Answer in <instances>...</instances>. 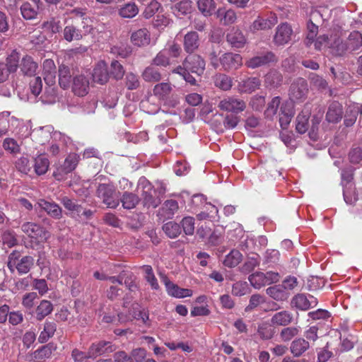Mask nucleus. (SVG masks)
<instances>
[{"label": "nucleus", "mask_w": 362, "mask_h": 362, "mask_svg": "<svg viewBox=\"0 0 362 362\" xmlns=\"http://www.w3.org/2000/svg\"><path fill=\"white\" fill-rule=\"evenodd\" d=\"M197 6L199 11L204 16H211L215 10V3L214 0H199Z\"/></svg>", "instance_id": "50"}, {"label": "nucleus", "mask_w": 362, "mask_h": 362, "mask_svg": "<svg viewBox=\"0 0 362 362\" xmlns=\"http://www.w3.org/2000/svg\"><path fill=\"white\" fill-rule=\"evenodd\" d=\"M317 304L316 298L311 295L305 293H298L295 295L291 300V306L299 310H308L311 308L315 307Z\"/></svg>", "instance_id": "8"}, {"label": "nucleus", "mask_w": 362, "mask_h": 362, "mask_svg": "<svg viewBox=\"0 0 362 362\" xmlns=\"http://www.w3.org/2000/svg\"><path fill=\"white\" fill-rule=\"evenodd\" d=\"M89 89L90 81L87 76L80 74L73 78L71 90L74 95L83 97L88 93Z\"/></svg>", "instance_id": "13"}, {"label": "nucleus", "mask_w": 362, "mask_h": 362, "mask_svg": "<svg viewBox=\"0 0 362 362\" xmlns=\"http://www.w3.org/2000/svg\"><path fill=\"white\" fill-rule=\"evenodd\" d=\"M164 284L168 293L171 296L181 298L192 296L193 292L191 289L180 288L167 278L165 279Z\"/></svg>", "instance_id": "18"}, {"label": "nucleus", "mask_w": 362, "mask_h": 362, "mask_svg": "<svg viewBox=\"0 0 362 362\" xmlns=\"http://www.w3.org/2000/svg\"><path fill=\"white\" fill-rule=\"evenodd\" d=\"M131 42L134 46L146 47L151 42V34L146 28H140L131 35Z\"/></svg>", "instance_id": "17"}, {"label": "nucleus", "mask_w": 362, "mask_h": 362, "mask_svg": "<svg viewBox=\"0 0 362 362\" xmlns=\"http://www.w3.org/2000/svg\"><path fill=\"white\" fill-rule=\"evenodd\" d=\"M172 90V85L167 82L158 83L153 89V95L160 100H165Z\"/></svg>", "instance_id": "31"}, {"label": "nucleus", "mask_w": 362, "mask_h": 362, "mask_svg": "<svg viewBox=\"0 0 362 362\" xmlns=\"http://www.w3.org/2000/svg\"><path fill=\"white\" fill-rule=\"evenodd\" d=\"M219 62L224 71H230L237 70L243 65V58L239 54L227 52L219 58Z\"/></svg>", "instance_id": "10"}, {"label": "nucleus", "mask_w": 362, "mask_h": 362, "mask_svg": "<svg viewBox=\"0 0 362 362\" xmlns=\"http://www.w3.org/2000/svg\"><path fill=\"white\" fill-rule=\"evenodd\" d=\"M34 262L32 256L22 257L20 252L14 250L8 256L7 267L12 272L16 269L19 274H25L30 272Z\"/></svg>", "instance_id": "2"}, {"label": "nucleus", "mask_w": 362, "mask_h": 362, "mask_svg": "<svg viewBox=\"0 0 362 362\" xmlns=\"http://www.w3.org/2000/svg\"><path fill=\"white\" fill-rule=\"evenodd\" d=\"M342 115V105L339 102L334 101L328 107L326 119L329 122L337 123L341 120Z\"/></svg>", "instance_id": "25"}, {"label": "nucleus", "mask_w": 362, "mask_h": 362, "mask_svg": "<svg viewBox=\"0 0 362 362\" xmlns=\"http://www.w3.org/2000/svg\"><path fill=\"white\" fill-rule=\"evenodd\" d=\"M129 315L132 320H141L144 325L148 324V311L145 309L141 310L140 305L138 303L132 304L131 309L129 310Z\"/></svg>", "instance_id": "30"}, {"label": "nucleus", "mask_w": 362, "mask_h": 362, "mask_svg": "<svg viewBox=\"0 0 362 362\" xmlns=\"http://www.w3.org/2000/svg\"><path fill=\"white\" fill-rule=\"evenodd\" d=\"M308 91L307 81L303 78L296 79L289 89L290 98L292 100H302L306 98Z\"/></svg>", "instance_id": "9"}, {"label": "nucleus", "mask_w": 362, "mask_h": 362, "mask_svg": "<svg viewBox=\"0 0 362 362\" xmlns=\"http://www.w3.org/2000/svg\"><path fill=\"white\" fill-rule=\"evenodd\" d=\"M217 17L220 19L222 24L225 25L233 24L237 20V15L233 9L224 10L218 9L217 11Z\"/></svg>", "instance_id": "33"}, {"label": "nucleus", "mask_w": 362, "mask_h": 362, "mask_svg": "<svg viewBox=\"0 0 362 362\" xmlns=\"http://www.w3.org/2000/svg\"><path fill=\"white\" fill-rule=\"evenodd\" d=\"M266 292L267 295L277 301H284L288 298V294L280 285L269 287Z\"/></svg>", "instance_id": "41"}, {"label": "nucleus", "mask_w": 362, "mask_h": 362, "mask_svg": "<svg viewBox=\"0 0 362 362\" xmlns=\"http://www.w3.org/2000/svg\"><path fill=\"white\" fill-rule=\"evenodd\" d=\"M83 35L81 30L73 25H66L63 30V37L67 42L79 40L82 38Z\"/></svg>", "instance_id": "32"}, {"label": "nucleus", "mask_w": 362, "mask_h": 362, "mask_svg": "<svg viewBox=\"0 0 362 362\" xmlns=\"http://www.w3.org/2000/svg\"><path fill=\"white\" fill-rule=\"evenodd\" d=\"M276 61L277 58L272 52H265L247 60L245 66L250 69H256Z\"/></svg>", "instance_id": "12"}, {"label": "nucleus", "mask_w": 362, "mask_h": 362, "mask_svg": "<svg viewBox=\"0 0 362 362\" xmlns=\"http://www.w3.org/2000/svg\"><path fill=\"white\" fill-rule=\"evenodd\" d=\"M136 190L144 206L156 208L159 205L160 201L155 197L154 187L146 177L139 178Z\"/></svg>", "instance_id": "3"}, {"label": "nucleus", "mask_w": 362, "mask_h": 362, "mask_svg": "<svg viewBox=\"0 0 362 362\" xmlns=\"http://www.w3.org/2000/svg\"><path fill=\"white\" fill-rule=\"evenodd\" d=\"M16 168L17 170L25 175L29 174L32 170V161L27 157L22 156L18 158L15 163Z\"/></svg>", "instance_id": "55"}, {"label": "nucleus", "mask_w": 362, "mask_h": 362, "mask_svg": "<svg viewBox=\"0 0 362 362\" xmlns=\"http://www.w3.org/2000/svg\"><path fill=\"white\" fill-rule=\"evenodd\" d=\"M227 41L235 48H242L246 43V38L238 29L233 28L226 36Z\"/></svg>", "instance_id": "24"}, {"label": "nucleus", "mask_w": 362, "mask_h": 362, "mask_svg": "<svg viewBox=\"0 0 362 362\" xmlns=\"http://www.w3.org/2000/svg\"><path fill=\"white\" fill-rule=\"evenodd\" d=\"M248 291L249 288L246 281H237L233 285L232 293L236 296H244Z\"/></svg>", "instance_id": "62"}, {"label": "nucleus", "mask_w": 362, "mask_h": 362, "mask_svg": "<svg viewBox=\"0 0 362 362\" xmlns=\"http://www.w3.org/2000/svg\"><path fill=\"white\" fill-rule=\"evenodd\" d=\"M264 303V296L259 294H253L251 296L248 305L245 308L246 312L252 311L257 308L259 305Z\"/></svg>", "instance_id": "63"}, {"label": "nucleus", "mask_w": 362, "mask_h": 362, "mask_svg": "<svg viewBox=\"0 0 362 362\" xmlns=\"http://www.w3.org/2000/svg\"><path fill=\"white\" fill-rule=\"evenodd\" d=\"M261 81L258 77H249L240 81L238 84V91L240 93H251L259 89Z\"/></svg>", "instance_id": "20"}, {"label": "nucleus", "mask_w": 362, "mask_h": 362, "mask_svg": "<svg viewBox=\"0 0 362 362\" xmlns=\"http://www.w3.org/2000/svg\"><path fill=\"white\" fill-rule=\"evenodd\" d=\"M218 107L223 111L238 114L245 110L246 103L237 97L228 96L219 102Z\"/></svg>", "instance_id": "6"}, {"label": "nucleus", "mask_w": 362, "mask_h": 362, "mask_svg": "<svg viewBox=\"0 0 362 362\" xmlns=\"http://www.w3.org/2000/svg\"><path fill=\"white\" fill-rule=\"evenodd\" d=\"M139 13V8L134 3H128L124 5L119 11V14L122 18H132Z\"/></svg>", "instance_id": "54"}, {"label": "nucleus", "mask_w": 362, "mask_h": 362, "mask_svg": "<svg viewBox=\"0 0 362 362\" xmlns=\"http://www.w3.org/2000/svg\"><path fill=\"white\" fill-rule=\"evenodd\" d=\"M96 194L103 203L108 208L115 209L119 204L118 192L113 185L110 184H100L98 187Z\"/></svg>", "instance_id": "4"}, {"label": "nucleus", "mask_w": 362, "mask_h": 362, "mask_svg": "<svg viewBox=\"0 0 362 362\" xmlns=\"http://www.w3.org/2000/svg\"><path fill=\"white\" fill-rule=\"evenodd\" d=\"M277 22L278 18L274 13H271L267 18L258 16L257 19L253 21L250 29L253 33L258 30H269L274 27Z\"/></svg>", "instance_id": "14"}, {"label": "nucleus", "mask_w": 362, "mask_h": 362, "mask_svg": "<svg viewBox=\"0 0 362 362\" xmlns=\"http://www.w3.org/2000/svg\"><path fill=\"white\" fill-rule=\"evenodd\" d=\"M37 205L49 216L54 219H60L62 217V209L54 202H49L45 199H40L37 201Z\"/></svg>", "instance_id": "16"}, {"label": "nucleus", "mask_w": 362, "mask_h": 362, "mask_svg": "<svg viewBox=\"0 0 362 362\" xmlns=\"http://www.w3.org/2000/svg\"><path fill=\"white\" fill-rule=\"evenodd\" d=\"M21 228L25 234L39 242L46 241L49 237L48 231L40 225L34 222H25L21 225Z\"/></svg>", "instance_id": "5"}, {"label": "nucleus", "mask_w": 362, "mask_h": 362, "mask_svg": "<svg viewBox=\"0 0 362 362\" xmlns=\"http://www.w3.org/2000/svg\"><path fill=\"white\" fill-rule=\"evenodd\" d=\"M192 8V1L188 0L181 1L171 7L173 13L176 16L189 13Z\"/></svg>", "instance_id": "44"}, {"label": "nucleus", "mask_w": 362, "mask_h": 362, "mask_svg": "<svg viewBox=\"0 0 362 362\" xmlns=\"http://www.w3.org/2000/svg\"><path fill=\"white\" fill-rule=\"evenodd\" d=\"M260 256L258 254H252L248 257L240 267V272L243 274H247L254 271V269L260 264Z\"/></svg>", "instance_id": "29"}, {"label": "nucleus", "mask_w": 362, "mask_h": 362, "mask_svg": "<svg viewBox=\"0 0 362 362\" xmlns=\"http://www.w3.org/2000/svg\"><path fill=\"white\" fill-rule=\"evenodd\" d=\"M310 113L308 112H301L296 119V130L298 133L303 134L308 129V119Z\"/></svg>", "instance_id": "35"}, {"label": "nucleus", "mask_w": 362, "mask_h": 362, "mask_svg": "<svg viewBox=\"0 0 362 362\" xmlns=\"http://www.w3.org/2000/svg\"><path fill=\"white\" fill-rule=\"evenodd\" d=\"M242 257V254L238 250H233L226 256L223 264L230 268L235 267L240 262Z\"/></svg>", "instance_id": "43"}, {"label": "nucleus", "mask_w": 362, "mask_h": 362, "mask_svg": "<svg viewBox=\"0 0 362 362\" xmlns=\"http://www.w3.org/2000/svg\"><path fill=\"white\" fill-rule=\"evenodd\" d=\"M183 46L185 51L189 54L193 53L199 46V35L195 31L188 32L184 36Z\"/></svg>", "instance_id": "22"}, {"label": "nucleus", "mask_w": 362, "mask_h": 362, "mask_svg": "<svg viewBox=\"0 0 362 362\" xmlns=\"http://www.w3.org/2000/svg\"><path fill=\"white\" fill-rule=\"evenodd\" d=\"M248 281L251 286L256 289H259L267 285L264 273L261 272H256L251 274L248 276Z\"/></svg>", "instance_id": "48"}, {"label": "nucleus", "mask_w": 362, "mask_h": 362, "mask_svg": "<svg viewBox=\"0 0 362 362\" xmlns=\"http://www.w3.org/2000/svg\"><path fill=\"white\" fill-rule=\"evenodd\" d=\"M124 69L122 65L117 60H113L110 64V75L115 80H120L124 75Z\"/></svg>", "instance_id": "57"}, {"label": "nucleus", "mask_w": 362, "mask_h": 362, "mask_svg": "<svg viewBox=\"0 0 362 362\" xmlns=\"http://www.w3.org/2000/svg\"><path fill=\"white\" fill-rule=\"evenodd\" d=\"M184 233L187 235H192L194 232L195 220L192 216H186L181 221Z\"/></svg>", "instance_id": "61"}, {"label": "nucleus", "mask_w": 362, "mask_h": 362, "mask_svg": "<svg viewBox=\"0 0 362 362\" xmlns=\"http://www.w3.org/2000/svg\"><path fill=\"white\" fill-rule=\"evenodd\" d=\"M293 319L291 313L287 310H282L276 313L271 318V322L273 325L286 327L290 325Z\"/></svg>", "instance_id": "27"}, {"label": "nucleus", "mask_w": 362, "mask_h": 362, "mask_svg": "<svg viewBox=\"0 0 362 362\" xmlns=\"http://www.w3.org/2000/svg\"><path fill=\"white\" fill-rule=\"evenodd\" d=\"M257 334L262 339L268 340L273 337L274 331L270 325L262 323L258 326Z\"/></svg>", "instance_id": "56"}, {"label": "nucleus", "mask_w": 362, "mask_h": 362, "mask_svg": "<svg viewBox=\"0 0 362 362\" xmlns=\"http://www.w3.org/2000/svg\"><path fill=\"white\" fill-rule=\"evenodd\" d=\"M178 210V203L173 199L166 200L161 208L163 216L168 219L173 217L174 214Z\"/></svg>", "instance_id": "36"}, {"label": "nucleus", "mask_w": 362, "mask_h": 362, "mask_svg": "<svg viewBox=\"0 0 362 362\" xmlns=\"http://www.w3.org/2000/svg\"><path fill=\"white\" fill-rule=\"evenodd\" d=\"M142 269L145 273L144 278L150 284L151 288L153 290H158L160 286L158 280L153 274L152 267L150 265H144L142 267Z\"/></svg>", "instance_id": "51"}, {"label": "nucleus", "mask_w": 362, "mask_h": 362, "mask_svg": "<svg viewBox=\"0 0 362 362\" xmlns=\"http://www.w3.org/2000/svg\"><path fill=\"white\" fill-rule=\"evenodd\" d=\"M52 310L53 306L50 301L46 300H42L35 310L37 320L40 321L42 320L52 313Z\"/></svg>", "instance_id": "37"}, {"label": "nucleus", "mask_w": 362, "mask_h": 362, "mask_svg": "<svg viewBox=\"0 0 362 362\" xmlns=\"http://www.w3.org/2000/svg\"><path fill=\"white\" fill-rule=\"evenodd\" d=\"M37 64L34 62L33 58L30 56L23 57L20 64L21 72L27 76H35L37 69Z\"/></svg>", "instance_id": "26"}, {"label": "nucleus", "mask_w": 362, "mask_h": 362, "mask_svg": "<svg viewBox=\"0 0 362 362\" xmlns=\"http://www.w3.org/2000/svg\"><path fill=\"white\" fill-rule=\"evenodd\" d=\"M165 233L170 238H175L181 233L180 226L174 222L169 221L163 226Z\"/></svg>", "instance_id": "52"}, {"label": "nucleus", "mask_w": 362, "mask_h": 362, "mask_svg": "<svg viewBox=\"0 0 362 362\" xmlns=\"http://www.w3.org/2000/svg\"><path fill=\"white\" fill-rule=\"evenodd\" d=\"M2 146L4 150L10 153L18 154L21 152V146L14 139L6 138Z\"/></svg>", "instance_id": "58"}, {"label": "nucleus", "mask_w": 362, "mask_h": 362, "mask_svg": "<svg viewBox=\"0 0 362 362\" xmlns=\"http://www.w3.org/2000/svg\"><path fill=\"white\" fill-rule=\"evenodd\" d=\"M293 35L291 26L288 23H282L276 28L273 42L276 46H284L291 40Z\"/></svg>", "instance_id": "7"}, {"label": "nucleus", "mask_w": 362, "mask_h": 362, "mask_svg": "<svg viewBox=\"0 0 362 362\" xmlns=\"http://www.w3.org/2000/svg\"><path fill=\"white\" fill-rule=\"evenodd\" d=\"M119 201L122 202V206L124 209H132L135 208L140 199L136 194L132 192H125L123 193L121 198H119Z\"/></svg>", "instance_id": "34"}, {"label": "nucleus", "mask_w": 362, "mask_h": 362, "mask_svg": "<svg viewBox=\"0 0 362 362\" xmlns=\"http://www.w3.org/2000/svg\"><path fill=\"white\" fill-rule=\"evenodd\" d=\"M141 76L146 82H158L161 79V74L159 70L152 66L146 67L143 71Z\"/></svg>", "instance_id": "39"}, {"label": "nucleus", "mask_w": 362, "mask_h": 362, "mask_svg": "<svg viewBox=\"0 0 362 362\" xmlns=\"http://www.w3.org/2000/svg\"><path fill=\"white\" fill-rule=\"evenodd\" d=\"M214 84L223 90H228L233 86V81L224 74H218L214 76Z\"/></svg>", "instance_id": "40"}, {"label": "nucleus", "mask_w": 362, "mask_h": 362, "mask_svg": "<svg viewBox=\"0 0 362 362\" xmlns=\"http://www.w3.org/2000/svg\"><path fill=\"white\" fill-rule=\"evenodd\" d=\"M93 79L100 84L106 83L110 78L107 65L105 61H99L94 66L92 72Z\"/></svg>", "instance_id": "15"}, {"label": "nucleus", "mask_w": 362, "mask_h": 362, "mask_svg": "<svg viewBox=\"0 0 362 362\" xmlns=\"http://www.w3.org/2000/svg\"><path fill=\"white\" fill-rule=\"evenodd\" d=\"M280 258V253L278 250L274 249H268L264 254V263L276 264Z\"/></svg>", "instance_id": "64"}, {"label": "nucleus", "mask_w": 362, "mask_h": 362, "mask_svg": "<svg viewBox=\"0 0 362 362\" xmlns=\"http://www.w3.org/2000/svg\"><path fill=\"white\" fill-rule=\"evenodd\" d=\"M49 166V161L44 155H40L35 157L32 161V168H33L34 172L38 175L45 174L48 170Z\"/></svg>", "instance_id": "28"}, {"label": "nucleus", "mask_w": 362, "mask_h": 362, "mask_svg": "<svg viewBox=\"0 0 362 362\" xmlns=\"http://www.w3.org/2000/svg\"><path fill=\"white\" fill-rule=\"evenodd\" d=\"M71 74L67 66H62L59 69V83L63 89H66L70 86Z\"/></svg>", "instance_id": "53"}, {"label": "nucleus", "mask_w": 362, "mask_h": 362, "mask_svg": "<svg viewBox=\"0 0 362 362\" xmlns=\"http://www.w3.org/2000/svg\"><path fill=\"white\" fill-rule=\"evenodd\" d=\"M56 331V325L52 322H46L44 325V329L41 332L38 340L40 343H45L51 338Z\"/></svg>", "instance_id": "45"}, {"label": "nucleus", "mask_w": 362, "mask_h": 362, "mask_svg": "<svg viewBox=\"0 0 362 362\" xmlns=\"http://www.w3.org/2000/svg\"><path fill=\"white\" fill-rule=\"evenodd\" d=\"M153 64L158 66H164L170 65V57L168 52L164 49L160 50L153 59Z\"/></svg>", "instance_id": "60"}, {"label": "nucleus", "mask_w": 362, "mask_h": 362, "mask_svg": "<svg viewBox=\"0 0 362 362\" xmlns=\"http://www.w3.org/2000/svg\"><path fill=\"white\" fill-rule=\"evenodd\" d=\"M115 349L116 346L111 342L102 341L93 344L89 348V351L90 356L95 358L105 353L113 352Z\"/></svg>", "instance_id": "21"}, {"label": "nucleus", "mask_w": 362, "mask_h": 362, "mask_svg": "<svg viewBox=\"0 0 362 362\" xmlns=\"http://www.w3.org/2000/svg\"><path fill=\"white\" fill-rule=\"evenodd\" d=\"M310 342L303 338L294 339L290 345V351L294 357H300L310 349Z\"/></svg>", "instance_id": "23"}, {"label": "nucleus", "mask_w": 362, "mask_h": 362, "mask_svg": "<svg viewBox=\"0 0 362 362\" xmlns=\"http://www.w3.org/2000/svg\"><path fill=\"white\" fill-rule=\"evenodd\" d=\"M343 195L344 201L348 204H353L358 200V196L354 184L344 186Z\"/></svg>", "instance_id": "49"}, {"label": "nucleus", "mask_w": 362, "mask_h": 362, "mask_svg": "<svg viewBox=\"0 0 362 362\" xmlns=\"http://www.w3.org/2000/svg\"><path fill=\"white\" fill-rule=\"evenodd\" d=\"M40 0H30V1L23 2L20 9L23 17L26 20L34 19L39 9Z\"/></svg>", "instance_id": "19"}, {"label": "nucleus", "mask_w": 362, "mask_h": 362, "mask_svg": "<svg viewBox=\"0 0 362 362\" xmlns=\"http://www.w3.org/2000/svg\"><path fill=\"white\" fill-rule=\"evenodd\" d=\"M300 328L298 327H287L281 329L280 338L283 341H288L296 336L298 335Z\"/></svg>", "instance_id": "59"}, {"label": "nucleus", "mask_w": 362, "mask_h": 362, "mask_svg": "<svg viewBox=\"0 0 362 362\" xmlns=\"http://www.w3.org/2000/svg\"><path fill=\"white\" fill-rule=\"evenodd\" d=\"M78 161L79 156L77 154H69L65 159L64 164L62 166V170L65 174L71 173L76 168Z\"/></svg>", "instance_id": "47"}, {"label": "nucleus", "mask_w": 362, "mask_h": 362, "mask_svg": "<svg viewBox=\"0 0 362 362\" xmlns=\"http://www.w3.org/2000/svg\"><path fill=\"white\" fill-rule=\"evenodd\" d=\"M183 65L187 67V71L201 76L205 70L206 63L201 56L190 54L185 59Z\"/></svg>", "instance_id": "11"}, {"label": "nucleus", "mask_w": 362, "mask_h": 362, "mask_svg": "<svg viewBox=\"0 0 362 362\" xmlns=\"http://www.w3.org/2000/svg\"><path fill=\"white\" fill-rule=\"evenodd\" d=\"M283 77L281 73L276 70L269 71L265 76V84L270 87H277L282 83Z\"/></svg>", "instance_id": "46"}, {"label": "nucleus", "mask_w": 362, "mask_h": 362, "mask_svg": "<svg viewBox=\"0 0 362 362\" xmlns=\"http://www.w3.org/2000/svg\"><path fill=\"white\" fill-rule=\"evenodd\" d=\"M332 40L330 48L336 56H343L362 46V35L357 31L351 33L346 38L335 36Z\"/></svg>", "instance_id": "1"}, {"label": "nucleus", "mask_w": 362, "mask_h": 362, "mask_svg": "<svg viewBox=\"0 0 362 362\" xmlns=\"http://www.w3.org/2000/svg\"><path fill=\"white\" fill-rule=\"evenodd\" d=\"M19 59L20 54L16 50H13L7 57L4 64L6 65V69H8L11 74L16 72L18 67H20Z\"/></svg>", "instance_id": "42"}, {"label": "nucleus", "mask_w": 362, "mask_h": 362, "mask_svg": "<svg viewBox=\"0 0 362 362\" xmlns=\"http://www.w3.org/2000/svg\"><path fill=\"white\" fill-rule=\"evenodd\" d=\"M60 202L66 210L71 213H75L78 217H81L82 206L78 204L76 200L68 197H63L61 198Z\"/></svg>", "instance_id": "38"}]
</instances>
